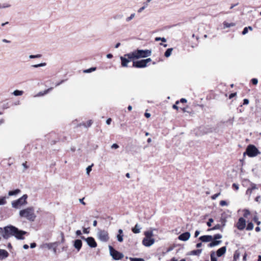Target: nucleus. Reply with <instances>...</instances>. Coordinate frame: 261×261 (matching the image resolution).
<instances>
[{"mask_svg":"<svg viewBox=\"0 0 261 261\" xmlns=\"http://www.w3.org/2000/svg\"><path fill=\"white\" fill-rule=\"evenodd\" d=\"M4 239L8 240L11 237L14 236L17 240H24L23 235L27 233V231L19 230L18 228L10 225L3 228Z\"/></svg>","mask_w":261,"mask_h":261,"instance_id":"1","label":"nucleus"},{"mask_svg":"<svg viewBox=\"0 0 261 261\" xmlns=\"http://www.w3.org/2000/svg\"><path fill=\"white\" fill-rule=\"evenodd\" d=\"M19 215L20 218H25L30 222H34L36 218L34 208L33 207H29L20 210Z\"/></svg>","mask_w":261,"mask_h":261,"instance_id":"2","label":"nucleus"},{"mask_svg":"<svg viewBox=\"0 0 261 261\" xmlns=\"http://www.w3.org/2000/svg\"><path fill=\"white\" fill-rule=\"evenodd\" d=\"M260 154V152L254 145L250 144L247 147L244 155L247 154L248 156L253 158Z\"/></svg>","mask_w":261,"mask_h":261,"instance_id":"3","label":"nucleus"},{"mask_svg":"<svg viewBox=\"0 0 261 261\" xmlns=\"http://www.w3.org/2000/svg\"><path fill=\"white\" fill-rule=\"evenodd\" d=\"M28 195L24 194L20 198L16 200H14L12 202V206L15 208H18L20 206L25 205L27 203V199Z\"/></svg>","mask_w":261,"mask_h":261,"instance_id":"4","label":"nucleus"},{"mask_svg":"<svg viewBox=\"0 0 261 261\" xmlns=\"http://www.w3.org/2000/svg\"><path fill=\"white\" fill-rule=\"evenodd\" d=\"M109 249L110 251V254L114 260H119L122 259L124 255L123 253L117 251L113 248L111 246H109Z\"/></svg>","mask_w":261,"mask_h":261,"instance_id":"5","label":"nucleus"},{"mask_svg":"<svg viewBox=\"0 0 261 261\" xmlns=\"http://www.w3.org/2000/svg\"><path fill=\"white\" fill-rule=\"evenodd\" d=\"M97 238L102 242H106L109 239V233L105 230L98 229L97 233Z\"/></svg>","mask_w":261,"mask_h":261,"instance_id":"6","label":"nucleus"},{"mask_svg":"<svg viewBox=\"0 0 261 261\" xmlns=\"http://www.w3.org/2000/svg\"><path fill=\"white\" fill-rule=\"evenodd\" d=\"M151 61L150 58H147L146 59H143L139 61H134L133 67L136 68H144L146 67L147 64Z\"/></svg>","mask_w":261,"mask_h":261,"instance_id":"7","label":"nucleus"},{"mask_svg":"<svg viewBox=\"0 0 261 261\" xmlns=\"http://www.w3.org/2000/svg\"><path fill=\"white\" fill-rule=\"evenodd\" d=\"M136 59H139L141 58H146L150 56L151 55V50L146 49H137L136 51Z\"/></svg>","mask_w":261,"mask_h":261,"instance_id":"8","label":"nucleus"},{"mask_svg":"<svg viewBox=\"0 0 261 261\" xmlns=\"http://www.w3.org/2000/svg\"><path fill=\"white\" fill-rule=\"evenodd\" d=\"M246 226V220L243 218H240L237 223V227L239 230H243Z\"/></svg>","mask_w":261,"mask_h":261,"instance_id":"9","label":"nucleus"},{"mask_svg":"<svg viewBox=\"0 0 261 261\" xmlns=\"http://www.w3.org/2000/svg\"><path fill=\"white\" fill-rule=\"evenodd\" d=\"M88 246L91 248H95L97 246V243L93 237H89L86 239Z\"/></svg>","mask_w":261,"mask_h":261,"instance_id":"10","label":"nucleus"},{"mask_svg":"<svg viewBox=\"0 0 261 261\" xmlns=\"http://www.w3.org/2000/svg\"><path fill=\"white\" fill-rule=\"evenodd\" d=\"M154 243V239L152 238H144L142 241L143 245L146 247L151 246Z\"/></svg>","mask_w":261,"mask_h":261,"instance_id":"11","label":"nucleus"},{"mask_svg":"<svg viewBox=\"0 0 261 261\" xmlns=\"http://www.w3.org/2000/svg\"><path fill=\"white\" fill-rule=\"evenodd\" d=\"M199 239L203 242H208L212 241L213 238L212 236L205 235L201 236Z\"/></svg>","mask_w":261,"mask_h":261,"instance_id":"12","label":"nucleus"},{"mask_svg":"<svg viewBox=\"0 0 261 261\" xmlns=\"http://www.w3.org/2000/svg\"><path fill=\"white\" fill-rule=\"evenodd\" d=\"M73 246L74 248L79 251L82 246V242L81 240L77 239L74 241Z\"/></svg>","mask_w":261,"mask_h":261,"instance_id":"13","label":"nucleus"},{"mask_svg":"<svg viewBox=\"0 0 261 261\" xmlns=\"http://www.w3.org/2000/svg\"><path fill=\"white\" fill-rule=\"evenodd\" d=\"M191 237V234L189 232H186L180 234V241H186L188 240Z\"/></svg>","mask_w":261,"mask_h":261,"instance_id":"14","label":"nucleus"},{"mask_svg":"<svg viewBox=\"0 0 261 261\" xmlns=\"http://www.w3.org/2000/svg\"><path fill=\"white\" fill-rule=\"evenodd\" d=\"M226 251V247H225V246H224V247H222L219 248L217 251V256L221 257V256H222L223 254H224L225 253Z\"/></svg>","mask_w":261,"mask_h":261,"instance_id":"15","label":"nucleus"},{"mask_svg":"<svg viewBox=\"0 0 261 261\" xmlns=\"http://www.w3.org/2000/svg\"><path fill=\"white\" fill-rule=\"evenodd\" d=\"M142 229L141 225L137 223L135 226L132 228V230L134 233H139Z\"/></svg>","mask_w":261,"mask_h":261,"instance_id":"16","label":"nucleus"},{"mask_svg":"<svg viewBox=\"0 0 261 261\" xmlns=\"http://www.w3.org/2000/svg\"><path fill=\"white\" fill-rule=\"evenodd\" d=\"M9 255L8 252L4 249H0V259L7 258Z\"/></svg>","mask_w":261,"mask_h":261,"instance_id":"17","label":"nucleus"},{"mask_svg":"<svg viewBox=\"0 0 261 261\" xmlns=\"http://www.w3.org/2000/svg\"><path fill=\"white\" fill-rule=\"evenodd\" d=\"M123 230L121 229L118 230V234L117 235V241L119 242H122L123 241Z\"/></svg>","mask_w":261,"mask_h":261,"instance_id":"18","label":"nucleus"},{"mask_svg":"<svg viewBox=\"0 0 261 261\" xmlns=\"http://www.w3.org/2000/svg\"><path fill=\"white\" fill-rule=\"evenodd\" d=\"M120 60L121 61V65L122 67H127V63L129 62V60L126 58L125 57H121Z\"/></svg>","mask_w":261,"mask_h":261,"instance_id":"19","label":"nucleus"},{"mask_svg":"<svg viewBox=\"0 0 261 261\" xmlns=\"http://www.w3.org/2000/svg\"><path fill=\"white\" fill-rule=\"evenodd\" d=\"M136 51H135L131 54H126L124 55V57H127V59L129 60V61H130V60H132L133 59H134V58L136 59Z\"/></svg>","mask_w":261,"mask_h":261,"instance_id":"20","label":"nucleus"},{"mask_svg":"<svg viewBox=\"0 0 261 261\" xmlns=\"http://www.w3.org/2000/svg\"><path fill=\"white\" fill-rule=\"evenodd\" d=\"M221 242V241L215 240L214 241H212L211 243H210L208 245V246L209 247H213L215 246L218 245L219 244H220Z\"/></svg>","mask_w":261,"mask_h":261,"instance_id":"21","label":"nucleus"},{"mask_svg":"<svg viewBox=\"0 0 261 261\" xmlns=\"http://www.w3.org/2000/svg\"><path fill=\"white\" fill-rule=\"evenodd\" d=\"M20 192V190L19 189H16V190H14L13 191H10L8 192V195L9 196L16 195L18 194V193H19Z\"/></svg>","mask_w":261,"mask_h":261,"instance_id":"22","label":"nucleus"},{"mask_svg":"<svg viewBox=\"0 0 261 261\" xmlns=\"http://www.w3.org/2000/svg\"><path fill=\"white\" fill-rule=\"evenodd\" d=\"M240 251L239 250H236L234 253L233 261H237V260L240 258Z\"/></svg>","mask_w":261,"mask_h":261,"instance_id":"23","label":"nucleus"},{"mask_svg":"<svg viewBox=\"0 0 261 261\" xmlns=\"http://www.w3.org/2000/svg\"><path fill=\"white\" fill-rule=\"evenodd\" d=\"M202 251L201 249L193 250L191 252L190 254L194 255H199L201 253Z\"/></svg>","mask_w":261,"mask_h":261,"instance_id":"24","label":"nucleus"},{"mask_svg":"<svg viewBox=\"0 0 261 261\" xmlns=\"http://www.w3.org/2000/svg\"><path fill=\"white\" fill-rule=\"evenodd\" d=\"M225 226V222H223L222 225L221 224H217L214 227L211 228L210 230H215V229H221L223 227Z\"/></svg>","mask_w":261,"mask_h":261,"instance_id":"25","label":"nucleus"},{"mask_svg":"<svg viewBox=\"0 0 261 261\" xmlns=\"http://www.w3.org/2000/svg\"><path fill=\"white\" fill-rule=\"evenodd\" d=\"M223 25H224V28L225 29V28H230L231 27H233L235 25V23H228L226 21H224L223 22Z\"/></svg>","mask_w":261,"mask_h":261,"instance_id":"26","label":"nucleus"},{"mask_svg":"<svg viewBox=\"0 0 261 261\" xmlns=\"http://www.w3.org/2000/svg\"><path fill=\"white\" fill-rule=\"evenodd\" d=\"M144 235L145 236V238H151L153 236L152 231H146L144 232Z\"/></svg>","mask_w":261,"mask_h":261,"instance_id":"27","label":"nucleus"},{"mask_svg":"<svg viewBox=\"0 0 261 261\" xmlns=\"http://www.w3.org/2000/svg\"><path fill=\"white\" fill-rule=\"evenodd\" d=\"M172 50V48H168L165 53V56L167 58L170 57L171 54Z\"/></svg>","mask_w":261,"mask_h":261,"instance_id":"28","label":"nucleus"},{"mask_svg":"<svg viewBox=\"0 0 261 261\" xmlns=\"http://www.w3.org/2000/svg\"><path fill=\"white\" fill-rule=\"evenodd\" d=\"M23 93V91L16 90L13 91V94L15 96H20L22 95Z\"/></svg>","mask_w":261,"mask_h":261,"instance_id":"29","label":"nucleus"},{"mask_svg":"<svg viewBox=\"0 0 261 261\" xmlns=\"http://www.w3.org/2000/svg\"><path fill=\"white\" fill-rule=\"evenodd\" d=\"M254 225L252 222H249L246 227L247 230H251L253 229Z\"/></svg>","mask_w":261,"mask_h":261,"instance_id":"30","label":"nucleus"},{"mask_svg":"<svg viewBox=\"0 0 261 261\" xmlns=\"http://www.w3.org/2000/svg\"><path fill=\"white\" fill-rule=\"evenodd\" d=\"M96 67H91L89 69H87L84 70V73H90L92 71L96 70Z\"/></svg>","mask_w":261,"mask_h":261,"instance_id":"31","label":"nucleus"},{"mask_svg":"<svg viewBox=\"0 0 261 261\" xmlns=\"http://www.w3.org/2000/svg\"><path fill=\"white\" fill-rule=\"evenodd\" d=\"M7 198V197H0V205H4L6 203V199Z\"/></svg>","mask_w":261,"mask_h":261,"instance_id":"32","label":"nucleus"},{"mask_svg":"<svg viewBox=\"0 0 261 261\" xmlns=\"http://www.w3.org/2000/svg\"><path fill=\"white\" fill-rule=\"evenodd\" d=\"M45 65H46L45 63H40L38 64L33 65H32V67H34V68H38V67H40L45 66Z\"/></svg>","mask_w":261,"mask_h":261,"instance_id":"33","label":"nucleus"},{"mask_svg":"<svg viewBox=\"0 0 261 261\" xmlns=\"http://www.w3.org/2000/svg\"><path fill=\"white\" fill-rule=\"evenodd\" d=\"M52 88H50L46 90H45L43 92H40L38 94V96H42L45 94H47L49 91L52 90Z\"/></svg>","mask_w":261,"mask_h":261,"instance_id":"34","label":"nucleus"},{"mask_svg":"<svg viewBox=\"0 0 261 261\" xmlns=\"http://www.w3.org/2000/svg\"><path fill=\"white\" fill-rule=\"evenodd\" d=\"M211 261H217V259L215 257V253L214 251H212L211 253Z\"/></svg>","mask_w":261,"mask_h":261,"instance_id":"35","label":"nucleus"},{"mask_svg":"<svg viewBox=\"0 0 261 261\" xmlns=\"http://www.w3.org/2000/svg\"><path fill=\"white\" fill-rule=\"evenodd\" d=\"M155 41H162V42H166V39L164 37H155Z\"/></svg>","mask_w":261,"mask_h":261,"instance_id":"36","label":"nucleus"},{"mask_svg":"<svg viewBox=\"0 0 261 261\" xmlns=\"http://www.w3.org/2000/svg\"><path fill=\"white\" fill-rule=\"evenodd\" d=\"M135 16V13H132L130 16L127 17L126 18V22H129L132 19H133Z\"/></svg>","mask_w":261,"mask_h":261,"instance_id":"37","label":"nucleus"},{"mask_svg":"<svg viewBox=\"0 0 261 261\" xmlns=\"http://www.w3.org/2000/svg\"><path fill=\"white\" fill-rule=\"evenodd\" d=\"M41 56H42L41 55L37 54L36 55H30L29 57L30 59H35V58H40L41 57Z\"/></svg>","mask_w":261,"mask_h":261,"instance_id":"38","label":"nucleus"},{"mask_svg":"<svg viewBox=\"0 0 261 261\" xmlns=\"http://www.w3.org/2000/svg\"><path fill=\"white\" fill-rule=\"evenodd\" d=\"M129 259L130 261H145L144 259L141 258L130 257Z\"/></svg>","mask_w":261,"mask_h":261,"instance_id":"39","label":"nucleus"},{"mask_svg":"<svg viewBox=\"0 0 261 261\" xmlns=\"http://www.w3.org/2000/svg\"><path fill=\"white\" fill-rule=\"evenodd\" d=\"M213 238L214 240H217V239H221L222 238V236L220 234H215Z\"/></svg>","mask_w":261,"mask_h":261,"instance_id":"40","label":"nucleus"},{"mask_svg":"<svg viewBox=\"0 0 261 261\" xmlns=\"http://www.w3.org/2000/svg\"><path fill=\"white\" fill-rule=\"evenodd\" d=\"M93 166V164H92L90 166H89L87 168H86V173L87 174H89V173L92 170V167Z\"/></svg>","mask_w":261,"mask_h":261,"instance_id":"41","label":"nucleus"},{"mask_svg":"<svg viewBox=\"0 0 261 261\" xmlns=\"http://www.w3.org/2000/svg\"><path fill=\"white\" fill-rule=\"evenodd\" d=\"M253 221L256 223L257 225H259L260 224V221H259L258 219V218L257 216H254L253 218Z\"/></svg>","mask_w":261,"mask_h":261,"instance_id":"42","label":"nucleus"},{"mask_svg":"<svg viewBox=\"0 0 261 261\" xmlns=\"http://www.w3.org/2000/svg\"><path fill=\"white\" fill-rule=\"evenodd\" d=\"M250 211L248 210H244V216L245 217H247L248 215H250Z\"/></svg>","mask_w":261,"mask_h":261,"instance_id":"43","label":"nucleus"},{"mask_svg":"<svg viewBox=\"0 0 261 261\" xmlns=\"http://www.w3.org/2000/svg\"><path fill=\"white\" fill-rule=\"evenodd\" d=\"M11 7V5L7 3L3 4L2 6V8H7Z\"/></svg>","mask_w":261,"mask_h":261,"instance_id":"44","label":"nucleus"},{"mask_svg":"<svg viewBox=\"0 0 261 261\" xmlns=\"http://www.w3.org/2000/svg\"><path fill=\"white\" fill-rule=\"evenodd\" d=\"M214 220L212 218H210L209 219L208 222H207V225L208 226V227H210L212 225V223L213 222Z\"/></svg>","mask_w":261,"mask_h":261,"instance_id":"45","label":"nucleus"},{"mask_svg":"<svg viewBox=\"0 0 261 261\" xmlns=\"http://www.w3.org/2000/svg\"><path fill=\"white\" fill-rule=\"evenodd\" d=\"M252 192V189L251 188H248L246 191V194L250 196L251 195Z\"/></svg>","mask_w":261,"mask_h":261,"instance_id":"46","label":"nucleus"},{"mask_svg":"<svg viewBox=\"0 0 261 261\" xmlns=\"http://www.w3.org/2000/svg\"><path fill=\"white\" fill-rule=\"evenodd\" d=\"M220 205L222 206L227 205V203L224 200H222L220 202Z\"/></svg>","mask_w":261,"mask_h":261,"instance_id":"47","label":"nucleus"},{"mask_svg":"<svg viewBox=\"0 0 261 261\" xmlns=\"http://www.w3.org/2000/svg\"><path fill=\"white\" fill-rule=\"evenodd\" d=\"M220 195V193H217V194H214V195H213L212 196V199L213 200H215L216 199L219 195Z\"/></svg>","mask_w":261,"mask_h":261,"instance_id":"48","label":"nucleus"},{"mask_svg":"<svg viewBox=\"0 0 261 261\" xmlns=\"http://www.w3.org/2000/svg\"><path fill=\"white\" fill-rule=\"evenodd\" d=\"M178 103H179V100H177L175 102V104L173 105V107H172L174 109L177 110L178 109V107L177 106V105H178Z\"/></svg>","mask_w":261,"mask_h":261,"instance_id":"49","label":"nucleus"},{"mask_svg":"<svg viewBox=\"0 0 261 261\" xmlns=\"http://www.w3.org/2000/svg\"><path fill=\"white\" fill-rule=\"evenodd\" d=\"M92 123V121L91 120H89L87 122V125L84 124L85 126L86 127H90Z\"/></svg>","mask_w":261,"mask_h":261,"instance_id":"50","label":"nucleus"},{"mask_svg":"<svg viewBox=\"0 0 261 261\" xmlns=\"http://www.w3.org/2000/svg\"><path fill=\"white\" fill-rule=\"evenodd\" d=\"M251 82L253 85H256L258 83V80L257 79L254 78L251 80Z\"/></svg>","mask_w":261,"mask_h":261,"instance_id":"51","label":"nucleus"},{"mask_svg":"<svg viewBox=\"0 0 261 261\" xmlns=\"http://www.w3.org/2000/svg\"><path fill=\"white\" fill-rule=\"evenodd\" d=\"M147 7L146 5H144V6L141 7L138 10V12L139 13H141L142 11H143L145 9V8Z\"/></svg>","mask_w":261,"mask_h":261,"instance_id":"52","label":"nucleus"},{"mask_svg":"<svg viewBox=\"0 0 261 261\" xmlns=\"http://www.w3.org/2000/svg\"><path fill=\"white\" fill-rule=\"evenodd\" d=\"M251 189H252V190H255V189H257V187H256V185H255V184H253V183H251Z\"/></svg>","mask_w":261,"mask_h":261,"instance_id":"53","label":"nucleus"},{"mask_svg":"<svg viewBox=\"0 0 261 261\" xmlns=\"http://www.w3.org/2000/svg\"><path fill=\"white\" fill-rule=\"evenodd\" d=\"M248 29L247 27H245V28L244 29V30H243V32H242V34H243V35H245V34H246L248 33Z\"/></svg>","mask_w":261,"mask_h":261,"instance_id":"54","label":"nucleus"},{"mask_svg":"<svg viewBox=\"0 0 261 261\" xmlns=\"http://www.w3.org/2000/svg\"><path fill=\"white\" fill-rule=\"evenodd\" d=\"M112 148L117 149L119 148V145L117 144L114 143L111 146Z\"/></svg>","mask_w":261,"mask_h":261,"instance_id":"55","label":"nucleus"},{"mask_svg":"<svg viewBox=\"0 0 261 261\" xmlns=\"http://www.w3.org/2000/svg\"><path fill=\"white\" fill-rule=\"evenodd\" d=\"M1 237L4 238V232L3 230V228L0 227V240H1Z\"/></svg>","mask_w":261,"mask_h":261,"instance_id":"56","label":"nucleus"},{"mask_svg":"<svg viewBox=\"0 0 261 261\" xmlns=\"http://www.w3.org/2000/svg\"><path fill=\"white\" fill-rule=\"evenodd\" d=\"M232 187L234 188L236 190H238L239 189V185L236 184H232Z\"/></svg>","mask_w":261,"mask_h":261,"instance_id":"57","label":"nucleus"},{"mask_svg":"<svg viewBox=\"0 0 261 261\" xmlns=\"http://www.w3.org/2000/svg\"><path fill=\"white\" fill-rule=\"evenodd\" d=\"M112 122V119L111 118H108L107 120H106V123L108 124V125H110L111 124Z\"/></svg>","mask_w":261,"mask_h":261,"instance_id":"58","label":"nucleus"},{"mask_svg":"<svg viewBox=\"0 0 261 261\" xmlns=\"http://www.w3.org/2000/svg\"><path fill=\"white\" fill-rule=\"evenodd\" d=\"M249 103V100L248 99H244L243 100V105H248Z\"/></svg>","mask_w":261,"mask_h":261,"instance_id":"59","label":"nucleus"},{"mask_svg":"<svg viewBox=\"0 0 261 261\" xmlns=\"http://www.w3.org/2000/svg\"><path fill=\"white\" fill-rule=\"evenodd\" d=\"M36 246V244L35 243H32L30 244V247L31 248H34Z\"/></svg>","mask_w":261,"mask_h":261,"instance_id":"60","label":"nucleus"},{"mask_svg":"<svg viewBox=\"0 0 261 261\" xmlns=\"http://www.w3.org/2000/svg\"><path fill=\"white\" fill-rule=\"evenodd\" d=\"M84 198H81V199H79V201L80 203H81L83 205H85L86 203L84 201Z\"/></svg>","mask_w":261,"mask_h":261,"instance_id":"61","label":"nucleus"},{"mask_svg":"<svg viewBox=\"0 0 261 261\" xmlns=\"http://www.w3.org/2000/svg\"><path fill=\"white\" fill-rule=\"evenodd\" d=\"M22 165L24 169H27L28 168V166L27 165V163L26 162L22 163Z\"/></svg>","mask_w":261,"mask_h":261,"instance_id":"62","label":"nucleus"},{"mask_svg":"<svg viewBox=\"0 0 261 261\" xmlns=\"http://www.w3.org/2000/svg\"><path fill=\"white\" fill-rule=\"evenodd\" d=\"M236 95H237L236 93H231L229 95V98L230 99L232 98V97H234Z\"/></svg>","mask_w":261,"mask_h":261,"instance_id":"63","label":"nucleus"},{"mask_svg":"<svg viewBox=\"0 0 261 261\" xmlns=\"http://www.w3.org/2000/svg\"><path fill=\"white\" fill-rule=\"evenodd\" d=\"M200 233V231L199 230H196L195 232V237H197Z\"/></svg>","mask_w":261,"mask_h":261,"instance_id":"64","label":"nucleus"}]
</instances>
